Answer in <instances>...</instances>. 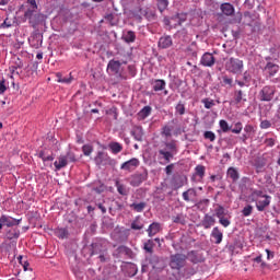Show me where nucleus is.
I'll return each mask as SVG.
<instances>
[{"mask_svg": "<svg viewBox=\"0 0 280 280\" xmlns=\"http://www.w3.org/2000/svg\"><path fill=\"white\" fill-rule=\"evenodd\" d=\"M250 191L248 200H250V202H256L257 211H266V209L270 207L271 197L264 195L262 190L250 189Z\"/></svg>", "mask_w": 280, "mask_h": 280, "instance_id": "nucleus-1", "label": "nucleus"}, {"mask_svg": "<svg viewBox=\"0 0 280 280\" xmlns=\"http://www.w3.org/2000/svg\"><path fill=\"white\" fill-rule=\"evenodd\" d=\"M24 18L27 19L30 25L36 30L38 25H45V21H47V15L43 13H38V11H25Z\"/></svg>", "mask_w": 280, "mask_h": 280, "instance_id": "nucleus-2", "label": "nucleus"}, {"mask_svg": "<svg viewBox=\"0 0 280 280\" xmlns=\"http://www.w3.org/2000/svg\"><path fill=\"white\" fill-rule=\"evenodd\" d=\"M225 69L230 73H234V74L242 73V71H244V61L241 60L240 58L231 57L225 62Z\"/></svg>", "mask_w": 280, "mask_h": 280, "instance_id": "nucleus-3", "label": "nucleus"}, {"mask_svg": "<svg viewBox=\"0 0 280 280\" xmlns=\"http://www.w3.org/2000/svg\"><path fill=\"white\" fill-rule=\"evenodd\" d=\"M185 264H187V255L174 254L170 256L168 266L172 270H180L185 268Z\"/></svg>", "mask_w": 280, "mask_h": 280, "instance_id": "nucleus-4", "label": "nucleus"}, {"mask_svg": "<svg viewBox=\"0 0 280 280\" xmlns=\"http://www.w3.org/2000/svg\"><path fill=\"white\" fill-rule=\"evenodd\" d=\"M94 161L97 167H102V165L115 167V165H117V160L112 159L107 153H104V151H98L97 155L94 158Z\"/></svg>", "mask_w": 280, "mask_h": 280, "instance_id": "nucleus-5", "label": "nucleus"}, {"mask_svg": "<svg viewBox=\"0 0 280 280\" xmlns=\"http://www.w3.org/2000/svg\"><path fill=\"white\" fill-rule=\"evenodd\" d=\"M128 237H130V230L124 228H115L112 233V238L114 242H118L119 244H124V242H128Z\"/></svg>", "mask_w": 280, "mask_h": 280, "instance_id": "nucleus-6", "label": "nucleus"}, {"mask_svg": "<svg viewBox=\"0 0 280 280\" xmlns=\"http://www.w3.org/2000/svg\"><path fill=\"white\" fill-rule=\"evenodd\" d=\"M91 255H100L101 253H106L108 250V241L104 238H97L91 244Z\"/></svg>", "mask_w": 280, "mask_h": 280, "instance_id": "nucleus-7", "label": "nucleus"}, {"mask_svg": "<svg viewBox=\"0 0 280 280\" xmlns=\"http://www.w3.org/2000/svg\"><path fill=\"white\" fill-rule=\"evenodd\" d=\"M145 180H148V171L131 175L129 184L131 187H139L142 183H145Z\"/></svg>", "mask_w": 280, "mask_h": 280, "instance_id": "nucleus-8", "label": "nucleus"}, {"mask_svg": "<svg viewBox=\"0 0 280 280\" xmlns=\"http://www.w3.org/2000/svg\"><path fill=\"white\" fill-rule=\"evenodd\" d=\"M259 97L261 102H271L272 97H275V86H264L259 92Z\"/></svg>", "mask_w": 280, "mask_h": 280, "instance_id": "nucleus-9", "label": "nucleus"}, {"mask_svg": "<svg viewBox=\"0 0 280 280\" xmlns=\"http://www.w3.org/2000/svg\"><path fill=\"white\" fill-rule=\"evenodd\" d=\"M0 222L2 224V226H19L21 224V219H14L12 217L2 214L0 217Z\"/></svg>", "mask_w": 280, "mask_h": 280, "instance_id": "nucleus-10", "label": "nucleus"}, {"mask_svg": "<svg viewBox=\"0 0 280 280\" xmlns=\"http://www.w3.org/2000/svg\"><path fill=\"white\" fill-rule=\"evenodd\" d=\"M223 16H235V7L231 2H223L220 5Z\"/></svg>", "mask_w": 280, "mask_h": 280, "instance_id": "nucleus-11", "label": "nucleus"}, {"mask_svg": "<svg viewBox=\"0 0 280 280\" xmlns=\"http://www.w3.org/2000/svg\"><path fill=\"white\" fill-rule=\"evenodd\" d=\"M200 63L203 67H213L215 65V57L211 52H206L202 55Z\"/></svg>", "mask_w": 280, "mask_h": 280, "instance_id": "nucleus-12", "label": "nucleus"}, {"mask_svg": "<svg viewBox=\"0 0 280 280\" xmlns=\"http://www.w3.org/2000/svg\"><path fill=\"white\" fill-rule=\"evenodd\" d=\"M165 187H167V184L162 183L161 186H159L154 192V200H158V202H164L165 200Z\"/></svg>", "mask_w": 280, "mask_h": 280, "instance_id": "nucleus-13", "label": "nucleus"}, {"mask_svg": "<svg viewBox=\"0 0 280 280\" xmlns=\"http://www.w3.org/2000/svg\"><path fill=\"white\" fill-rule=\"evenodd\" d=\"M135 167H139V160L137 158H133L127 162H124L120 166V170L130 172V170H135Z\"/></svg>", "mask_w": 280, "mask_h": 280, "instance_id": "nucleus-14", "label": "nucleus"}, {"mask_svg": "<svg viewBox=\"0 0 280 280\" xmlns=\"http://www.w3.org/2000/svg\"><path fill=\"white\" fill-rule=\"evenodd\" d=\"M172 36L164 35L159 39L158 47H160V49H168V47H172Z\"/></svg>", "mask_w": 280, "mask_h": 280, "instance_id": "nucleus-15", "label": "nucleus"}, {"mask_svg": "<svg viewBox=\"0 0 280 280\" xmlns=\"http://www.w3.org/2000/svg\"><path fill=\"white\" fill-rule=\"evenodd\" d=\"M213 224H215V218L209 214H205L203 219L199 223V226H202L207 230V229H211Z\"/></svg>", "mask_w": 280, "mask_h": 280, "instance_id": "nucleus-16", "label": "nucleus"}, {"mask_svg": "<svg viewBox=\"0 0 280 280\" xmlns=\"http://www.w3.org/2000/svg\"><path fill=\"white\" fill-rule=\"evenodd\" d=\"M265 71H267L269 78H273V75H277V73H279V65L269 61L265 66Z\"/></svg>", "mask_w": 280, "mask_h": 280, "instance_id": "nucleus-17", "label": "nucleus"}, {"mask_svg": "<svg viewBox=\"0 0 280 280\" xmlns=\"http://www.w3.org/2000/svg\"><path fill=\"white\" fill-rule=\"evenodd\" d=\"M147 232H148L149 237H154V235H156L158 233L161 232V223H159V222L151 223L149 225Z\"/></svg>", "mask_w": 280, "mask_h": 280, "instance_id": "nucleus-18", "label": "nucleus"}, {"mask_svg": "<svg viewBox=\"0 0 280 280\" xmlns=\"http://www.w3.org/2000/svg\"><path fill=\"white\" fill-rule=\"evenodd\" d=\"M211 237H213L214 244H222V240L224 237V234H222V231H220V228L215 226L213 228L211 232Z\"/></svg>", "mask_w": 280, "mask_h": 280, "instance_id": "nucleus-19", "label": "nucleus"}, {"mask_svg": "<svg viewBox=\"0 0 280 280\" xmlns=\"http://www.w3.org/2000/svg\"><path fill=\"white\" fill-rule=\"evenodd\" d=\"M198 196V191H196V188H189L188 190L183 192V199L185 202H189L191 198H196Z\"/></svg>", "mask_w": 280, "mask_h": 280, "instance_id": "nucleus-20", "label": "nucleus"}, {"mask_svg": "<svg viewBox=\"0 0 280 280\" xmlns=\"http://www.w3.org/2000/svg\"><path fill=\"white\" fill-rule=\"evenodd\" d=\"M107 69H109L112 73H119V69H121V62L117 60H110L107 65Z\"/></svg>", "mask_w": 280, "mask_h": 280, "instance_id": "nucleus-21", "label": "nucleus"}, {"mask_svg": "<svg viewBox=\"0 0 280 280\" xmlns=\"http://www.w3.org/2000/svg\"><path fill=\"white\" fill-rule=\"evenodd\" d=\"M68 163H69V162H67V156L60 155V156L58 158V160L55 161L54 165H55V167H56L57 171H60V170H62V167H67V164H68Z\"/></svg>", "mask_w": 280, "mask_h": 280, "instance_id": "nucleus-22", "label": "nucleus"}, {"mask_svg": "<svg viewBox=\"0 0 280 280\" xmlns=\"http://www.w3.org/2000/svg\"><path fill=\"white\" fill-rule=\"evenodd\" d=\"M159 154L162 156V159H164L165 163H170L172 159H174L175 153H172V151H167L165 149H161L159 150Z\"/></svg>", "mask_w": 280, "mask_h": 280, "instance_id": "nucleus-23", "label": "nucleus"}, {"mask_svg": "<svg viewBox=\"0 0 280 280\" xmlns=\"http://www.w3.org/2000/svg\"><path fill=\"white\" fill-rule=\"evenodd\" d=\"M152 114V107L150 105L144 106L139 113V119H145Z\"/></svg>", "mask_w": 280, "mask_h": 280, "instance_id": "nucleus-24", "label": "nucleus"}, {"mask_svg": "<svg viewBox=\"0 0 280 280\" xmlns=\"http://www.w3.org/2000/svg\"><path fill=\"white\" fill-rule=\"evenodd\" d=\"M125 43H135L137 40V34L133 31H128L122 35Z\"/></svg>", "mask_w": 280, "mask_h": 280, "instance_id": "nucleus-25", "label": "nucleus"}, {"mask_svg": "<svg viewBox=\"0 0 280 280\" xmlns=\"http://www.w3.org/2000/svg\"><path fill=\"white\" fill-rule=\"evenodd\" d=\"M153 91L159 92L163 91L165 89V80L162 79H156L153 81Z\"/></svg>", "mask_w": 280, "mask_h": 280, "instance_id": "nucleus-26", "label": "nucleus"}, {"mask_svg": "<svg viewBox=\"0 0 280 280\" xmlns=\"http://www.w3.org/2000/svg\"><path fill=\"white\" fill-rule=\"evenodd\" d=\"M143 250L145 253H148L149 255H153L154 254V241L153 240H148L143 244Z\"/></svg>", "mask_w": 280, "mask_h": 280, "instance_id": "nucleus-27", "label": "nucleus"}, {"mask_svg": "<svg viewBox=\"0 0 280 280\" xmlns=\"http://www.w3.org/2000/svg\"><path fill=\"white\" fill-rule=\"evenodd\" d=\"M131 135L136 139V141H143V129L141 127H136L131 131Z\"/></svg>", "mask_w": 280, "mask_h": 280, "instance_id": "nucleus-28", "label": "nucleus"}, {"mask_svg": "<svg viewBox=\"0 0 280 280\" xmlns=\"http://www.w3.org/2000/svg\"><path fill=\"white\" fill-rule=\"evenodd\" d=\"M118 253H120L121 255H127L129 259H132V257H135V253H132V249L124 245L118 247Z\"/></svg>", "mask_w": 280, "mask_h": 280, "instance_id": "nucleus-29", "label": "nucleus"}, {"mask_svg": "<svg viewBox=\"0 0 280 280\" xmlns=\"http://www.w3.org/2000/svg\"><path fill=\"white\" fill-rule=\"evenodd\" d=\"M145 207H148V203H145V201L139 203L133 202L130 205V209H133V211H136L137 213H141L143 209H145Z\"/></svg>", "mask_w": 280, "mask_h": 280, "instance_id": "nucleus-30", "label": "nucleus"}, {"mask_svg": "<svg viewBox=\"0 0 280 280\" xmlns=\"http://www.w3.org/2000/svg\"><path fill=\"white\" fill-rule=\"evenodd\" d=\"M109 150L113 152V154H119V152L124 150V147L119 142H112L109 143Z\"/></svg>", "mask_w": 280, "mask_h": 280, "instance_id": "nucleus-31", "label": "nucleus"}, {"mask_svg": "<svg viewBox=\"0 0 280 280\" xmlns=\"http://www.w3.org/2000/svg\"><path fill=\"white\" fill-rule=\"evenodd\" d=\"M115 186L120 196H128V188H126V185L119 183V180H116Z\"/></svg>", "mask_w": 280, "mask_h": 280, "instance_id": "nucleus-32", "label": "nucleus"}, {"mask_svg": "<svg viewBox=\"0 0 280 280\" xmlns=\"http://www.w3.org/2000/svg\"><path fill=\"white\" fill-rule=\"evenodd\" d=\"M242 100H244V92L242 90H236L234 92V104L236 106L242 104Z\"/></svg>", "mask_w": 280, "mask_h": 280, "instance_id": "nucleus-33", "label": "nucleus"}, {"mask_svg": "<svg viewBox=\"0 0 280 280\" xmlns=\"http://www.w3.org/2000/svg\"><path fill=\"white\" fill-rule=\"evenodd\" d=\"M228 176L234 182L240 179V173L237 172V170H235V167H230L228 170Z\"/></svg>", "mask_w": 280, "mask_h": 280, "instance_id": "nucleus-34", "label": "nucleus"}, {"mask_svg": "<svg viewBox=\"0 0 280 280\" xmlns=\"http://www.w3.org/2000/svg\"><path fill=\"white\" fill-rule=\"evenodd\" d=\"M92 191H95L96 194H104V191H106V185L98 182L97 184H94Z\"/></svg>", "mask_w": 280, "mask_h": 280, "instance_id": "nucleus-35", "label": "nucleus"}, {"mask_svg": "<svg viewBox=\"0 0 280 280\" xmlns=\"http://www.w3.org/2000/svg\"><path fill=\"white\" fill-rule=\"evenodd\" d=\"M26 4H27L26 12H36V11H38V4H36V0H27Z\"/></svg>", "mask_w": 280, "mask_h": 280, "instance_id": "nucleus-36", "label": "nucleus"}, {"mask_svg": "<svg viewBox=\"0 0 280 280\" xmlns=\"http://www.w3.org/2000/svg\"><path fill=\"white\" fill-rule=\"evenodd\" d=\"M165 148H167L168 152L176 154L178 152V147L176 145V141L172 140L171 142H165Z\"/></svg>", "mask_w": 280, "mask_h": 280, "instance_id": "nucleus-37", "label": "nucleus"}, {"mask_svg": "<svg viewBox=\"0 0 280 280\" xmlns=\"http://www.w3.org/2000/svg\"><path fill=\"white\" fill-rule=\"evenodd\" d=\"M19 235H21V232L19 230L13 229L7 232L8 240H19Z\"/></svg>", "mask_w": 280, "mask_h": 280, "instance_id": "nucleus-38", "label": "nucleus"}, {"mask_svg": "<svg viewBox=\"0 0 280 280\" xmlns=\"http://www.w3.org/2000/svg\"><path fill=\"white\" fill-rule=\"evenodd\" d=\"M206 167L203 165H197L195 167V174L196 176H199V178H205V172H206Z\"/></svg>", "mask_w": 280, "mask_h": 280, "instance_id": "nucleus-39", "label": "nucleus"}, {"mask_svg": "<svg viewBox=\"0 0 280 280\" xmlns=\"http://www.w3.org/2000/svg\"><path fill=\"white\" fill-rule=\"evenodd\" d=\"M215 215L217 218L220 220L221 218H225L226 215V210L224 209V207L219 206L218 208H215Z\"/></svg>", "mask_w": 280, "mask_h": 280, "instance_id": "nucleus-40", "label": "nucleus"}, {"mask_svg": "<svg viewBox=\"0 0 280 280\" xmlns=\"http://www.w3.org/2000/svg\"><path fill=\"white\" fill-rule=\"evenodd\" d=\"M158 1V8L160 12H164V10H167V7L170 5V1L167 0H156Z\"/></svg>", "mask_w": 280, "mask_h": 280, "instance_id": "nucleus-41", "label": "nucleus"}, {"mask_svg": "<svg viewBox=\"0 0 280 280\" xmlns=\"http://www.w3.org/2000/svg\"><path fill=\"white\" fill-rule=\"evenodd\" d=\"M175 113L177 115H185V103H183V101H179V103L175 106Z\"/></svg>", "mask_w": 280, "mask_h": 280, "instance_id": "nucleus-42", "label": "nucleus"}, {"mask_svg": "<svg viewBox=\"0 0 280 280\" xmlns=\"http://www.w3.org/2000/svg\"><path fill=\"white\" fill-rule=\"evenodd\" d=\"M104 19L105 21H107V23H109L112 27H114V25H117V21H115V15L113 13H107Z\"/></svg>", "mask_w": 280, "mask_h": 280, "instance_id": "nucleus-43", "label": "nucleus"}, {"mask_svg": "<svg viewBox=\"0 0 280 280\" xmlns=\"http://www.w3.org/2000/svg\"><path fill=\"white\" fill-rule=\"evenodd\" d=\"M185 180H187V177H177V180H175L174 183V187L175 189H180V187H183L185 185Z\"/></svg>", "mask_w": 280, "mask_h": 280, "instance_id": "nucleus-44", "label": "nucleus"}, {"mask_svg": "<svg viewBox=\"0 0 280 280\" xmlns=\"http://www.w3.org/2000/svg\"><path fill=\"white\" fill-rule=\"evenodd\" d=\"M82 152H83L84 156H91V154L93 153V145H91V144L83 145Z\"/></svg>", "mask_w": 280, "mask_h": 280, "instance_id": "nucleus-45", "label": "nucleus"}, {"mask_svg": "<svg viewBox=\"0 0 280 280\" xmlns=\"http://www.w3.org/2000/svg\"><path fill=\"white\" fill-rule=\"evenodd\" d=\"M98 259L102 264H106V261L110 259V256H108V250L98 254Z\"/></svg>", "mask_w": 280, "mask_h": 280, "instance_id": "nucleus-46", "label": "nucleus"}, {"mask_svg": "<svg viewBox=\"0 0 280 280\" xmlns=\"http://www.w3.org/2000/svg\"><path fill=\"white\" fill-rule=\"evenodd\" d=\"M201 102H202L205 108H207V109L213 108V106H215V102H213V100L203 98Z\"/></svg>", "mask_w": 280, "mask_h": 280, "instance_id": "nucleus-47", "label": "nucleus"}, {"mask_svg": "<svg viewBox=\"0 0 280 280\" xmlns=\"http://www.w3.org/2000/svg\"><path fill=\"white\" fill-rule=\"evenodd\" d=\"M173 222L175 224H185L186 221H185V215L183 214H177L176 217H173Z\"/></svg>", "mask_w": 280, "mask_h": 280, "instance_id": "nucleus-48", "label": "nucleus"}, {"mask_svg": "<svg viewBox=\"0 0 280 280\" xmlns=\"http://www.w3.org/2000/svg\"><path fill=\"white\" fill-rule=\"evenodd\" d=\"M242 213L245 218H248L253 213V206L247 205L243 208Z\"/></svg>", "mask_w": 280, "mask_h": 280, "instance_id": "nucleus-49", "label": "nucleus"}, {"mask_svg": "<svg viewBox=\"0 0 280 280\" xmlns=\"http://www.w3.org/2000/svg\"><path fill=\"white\" fill-rule=\"evenodd\" d=\"M219 224H221L222 226H224V229H226L231 226V220L229 218L221 217V219H219Z\"/></svg>", "mask_w": 280, "mask_h": 280, "instance_id": "nucleus-50", "label": "nucleus"}, {"mask_svg": "<svg viewBox=\"0 0 280 280\" xmlns=\"http://www.w3.org/2000/svg\"><path fill=\"white\" fill-rule=\"evenodd\" d=\"M131 229L133 231H141V229H143V223L139 222V220H135L132 223H131Z\"/></svg>", "mask_w": 280, "mask_h": 280, "instance_id": "nucleus-51", "label": "nucleus"}, {"mask_svg": "<svg viewBox=\"0 0 280 280\" xmlns=\"http://www.w3.org/2000/svg\"><path fill=\"white\" fill-rule=\"evenodd\" d=\"M175 19H177V23H180V25H183V23H185V21H187V14L177 13V14H175Z\"/></svg>", "mask_w": 280, "mask_h": 280, "instance_id": "nucleus-52", "label": "nucleus"}, {"mask_svg": "<svg viewBox=\"0 0 280 280\" xmlns=\"http://www.w3.org/2000/svg\"><path fill=\"white\" fill-rule=\"evenodd\" d=\"M223 86H233V79L229 78V75L222 77Z\"/></svg>", "mask_w": 280, "mask_h": 280, "instance_id": "nucleus-53", "label": "nucleus"}, {"mask_svg": "<svg viewBox=\"0 0 280 280\" xmlns=\"http://www.w3.org/2000/svg\"><path fill=\"white\" fill-rule=\"evenodd\" d=\"M66 159L68 163H75V161H78V159H75V153L71 151L67 153Z\"/></svg>", "mask_w": 280, "mask_h": 280, "instance_id": "nucleus-54", "label": "nucleus"}, {"mask_svg": "<svg viewBox=\"0 0 280 280\" xmlns=\"http://www.w3.org/2000/svg\"><path fill=\"white\" fill-rule=\"evenodd\" d=\"M219 125L223 132H229L231 130V128L229 127V122H226V120H220Z\"/></svg>", "mask_w": 280, "mask_h": 280, "instance_id": "nucleus-55", "label": "nucleus"}, {"mask_svg": "<svg viewBox=\"0 0 280 280\" xmlns=\"http://www.w3.org/2000/svg\"><path fill=\"white\" fill-rule=\"evenodd\" d=\"M244 127L242 126V122H236L235 125H234V128L232 129V132L234 133V135H240V132H242V129H243Z\"/></svg>", "mask_w": 280, "mask_h": 280, "instance_id": "nucleus-56", "label": "nucleus"}, {"mask_svg": "<svg viewBox=\"0 0 280 280\" xmlns=\"http://www.w3.org/2000/svg\"><path fill=\"white\" fill-rule=\"evenodd\" d=\"M205 139H208L209 141H215V133L213 131H206L203 133Z\"/></svg>", "mask_w": 280, "mask_h": 280, "instance_id": "nucleus-57", "label": "nucleus"}, {"mask_svg": "<svg viewBox=\"0 0 280 280\" xmlns=\"http://www.w3.org/2000/svg\"><path fill=\"white\" fill-rule=\"evenodd\" d=\"M244 132H246V135H248L249 137H253V132H255V127H253L252 125H246L244 127Z\"/></svg>", "mask_w": 280, "mask_h": 280, "instance_id": "nucleus-58", "label": "nucleus"}, {"mask_svg": "<svg viewBox=\"0 0 280 280\" xmlns=\"http://www.w3.org/2000/svg\"><path fill=\"white\" fill-rule=\"evenodd\" d=\"M162 135H164V137H172V128L167 126L163 127Z\"/></svg>", "mask_w": 280, "mask_h": 280, "instance_id": "nucleus-59", "label": "nucleus"}, {"mask_svg": "<svg viewBox=\"0 0 280 280\" xmlns=\"http://www.w3.org/2000/svg\"><path fill=\"white\" fill-rule=\"evenodd\" d=\"M128 73L129 75H131V78H135V75H137V69L135 68V66H128Z\"/></svg>", "mask_w": 280, "mask_h": 280, "instance_id": "nucleus-60", "label": "nucleus"}, {"mask_svg": "<svg viewBox=\"0 0 280 280\" xmlns=\"http://www.w3.org/2000/svg\"><path fill=\"white\" fill-rule=\"evenodd\" d=\"M68 235H69V231H67L66 229L59 230V237L61 240H65V237H68Z\"/></svg>", "mask_w": 280, "mask_h": 280, "instance_id": "nucleus-61", "label": "nucleus"}, {"mask_svg": "<svg viewBox=\"0 0 280 280\" xmlns=\"http://www.w3.org/2000/svg\"><path fill=\"white\" fill-rule=\"evenodd\" d=\"M270 126H272V124L269 120H262L260 122V128H262V129H268V128H270Z\"/></svg>", "mask_w": 280, "mask_h": 280, "instance_id": "nucleus-62", "label": "nucleus"}, {"mask_svg": "<svg viewBox=\"0 0 280 280\" xmlns=\"http://www.w3.org/2000/svg\"><path fill=\"white\" fill-rule=\"evenodd\" d=\"M172 172H174V164H170L165 167V173L167 176H172Z\"/></svg>", "mask_w": 280, "mask_h": 280, "instance_id": "nucleus-63", "label": "nucleus"}, {"mask_svg": "<svg viewBox=\"0 0 280 280\" xmlns=\"http://www.w3.org/2000/svg\"><path fill=\"white\" fill-rule=\"evenodd\" d=\"M107 115H112L114 119H117V108L113 107L107 112Z\"/></svg>", "mask_w": 280, "mask_h": 280, "instance_id": "nucleus-64", "label": "nucleus"}]
</instances>
